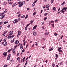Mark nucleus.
I'll return each mask as SVG.
<instances>
[{"label": "nucleus", "instance_id": "9d476101", "mask_svg": "<svg viewBox=\"0 0 67 67\" xmlns=\"http://www.w3.org/2000/svg\"><path fill=\"white\" fill-rule=\"evenodd\" d=\"M49 5L48 4L46 6V8H48L49 7Z\"/></svg>", "mask_w": 67, "mask_h": 67}, {"label": "nucleus", "instance_id": "338daca9", "mask_svg": "<svg viewBox=\"0 0 67 67\" xmlns=\"http://www.w3.org/2000/svg\"><path fill=\"white\" fill-rule=\"evenodd\" d=\"M52 22H53V23H54V21H51V23H52Z\"/></svg>", "mask_w": 67, "mask_h": 67}, {"label": "nucleus", "instance_id": "49530a36", "mask_svg": "<svg viewBox=\"0 0 67 67\" xmlns=\"http://www.w3.org/2000/svg\"><path fill=\"white\" fill-rule=\"evenodd\" d=\"M10 26V25H8V26H7V27L8 28H9Z\"/></svg>", "mask_w": 67, "mask_h": 67}, {"label": "nucleus", "instance_id": "ddd939ff", "mask_svg": "<svg viewBox=\"0 0 67 67\" xmlns=\"http://www.w3.org/2000/svg\"><path fill=\"white\" fill-rule=\"evenodd\" d=\"M56 8L55 7H54L53 9V10H54V11H56Z\"/></svg>", "mask_w": 67, "mask_h": 67}, {"label": "nucleus", "instance_id": "13d9d810", "mask_svg": "<svg viewBox=\"0 0 67 67\" xmlns=\"http://www.w3.org/2000/svg\"><path fill=\"white\" fill-rule=\"evenodd\" d=\"M20 13V12L19 11V12H17V14H19V13Z\"/></svg>", "mask_w": 67, "mask_h": 67}, {"label": "nucleus", "instance_id": "6e6d98bb", "mask_svg": "<svg viewBox=\"0 0 67 67\" xmlns=\"http://www.w3.org/2000/svg\"><path fill=\"white\" fill-rule=\"evenodd\" d=\"M35 45H37V43L36 42L35 43Z\"/></svg>", "mask_w": 67, "mask_h": 67}, {"label": "nucleus", "instance_id": "c03bdc74", "mask_svg": "<svg viewBox=\"0 0 67 67\" xmlns=\"http://www.w3.org/2000/svg\"><path fill=\"white\" fill-rule=\"evenodd\" d=\"M3 36H4L5 35V34L4 33L3 34Z\"/></svg>", "mask_w": 67, "mask_h": 67}, {"label": "nucleus", "instance_id": "680f3d73", "mask_svg": "<svg viewBox=\"0 0 67 67\" xmlns=\"http://www.w3.org/2000/svg\"><path fill=\"white\" fill-rule=\"evenodd\" d=\"M8 57H11V54H9L8 55Z\"/></svg>", "mask_w": 67, "mask_h": 67}, {"label": "nucleus", "instance_id": "a19ab883", "mask_svg": "<svg viewBox=\"0 0 67 67\" xmlns=\"http://www.w3.org/2000/svg\"><path fill=\"white\" fill-rule=\"evenodd\" d=\"M14 37V35H12L11 36V38H13V37Z\"/></svg>", "mask_w": 67, "mask_h": 67}, {"label": "nucleus", "instance_id": "a18cd8bd", "mask_svg": "<svg viewBox=\"0 0 67 67\" xmlns=\"http://www.w3.org/2000/svg\"><path fill=\"white\" fill-rule=\"evenodd\" d=\"M55 57L56 58H57V57H58V55L57 54H56Z\"/></svg>", "mask_w": 67, "mask_h": 67}, {"label": "nucleus", "instance_id": "864d4df0", "mask_svg": "<svg viewBox=\"0 0 67 67\" xmlns=\"http://www.w3.org/2000/svg\"><path fill=\"white\" fill-rule=\"evenodd\" d=\"M11 36H8V38L9 39L10 38H11Z\"/></svg>", "mask_w": 67, "mask_h": 67}, {"label": "nucleus", "instance_id": "f704fd0d", "mask_svg": "<svg viewBox=\"0 0 67 67\" xmlns=\"http://www.w3.org/2000/svg\"><path fill=\"white\" fill-rule=\"evenodd\" d=\"M27 61H26V63L25 64V66H26V65H27Z\"/></svg>", "mask_w": 67, "mask_h": 67}, {"label": "nucleus", "instance_id": "09e8293b", "mask_svg": "<svg viewBox=\"0 0 67 67\" xmlns=\"http://www.w3.org/2000/svg\"><path fill=\"white\" fill-rule=\"evenodd\" d=\"M60 52H63V51L61 50L59 51V53H60Z\"/></svg>", "mask_w": 67, "mask_h": 67}, {"label": "nucleus", "instance_id": "0eeeda50", "mask_svg": "<svg viewBox=\"0 0 67 67\" xmlns=\"http://www.w3.org/2000/svg\"><path fill=\"white\" fill-rule=\"evenodd\" d=\"M7 53L6 52H4L3 53V55H4L5 57L7 56Z\"/></svg>", "mask_w": 67, "mask_h": 67}, {"label": "nucleus", "instance_id": "f257e3e1", "mask_svg": "<svg viewBox=\"0 0 67 67\" xmlns=\"http://www.w3.org/2000/svg\"><path fill=\"white\" fill-rule=\"evenodd\" d=\"M7 12V11H5L3 12V13H1L0 14V18L1 19H3L4 17V16H5V15L4 14L5 13H6Z\"/></svg>", "mask_w": 67, "mask_h": 67}, {"label": "nucleus", "instance_id": "412c9836", "mask_svg": "<svg viewBox=\"0 0 67 67\" xmlns=\"http://www.w3.org/2000/svg\"><path fill=\"white\" fill-rule=\"evenodd\" d=\"M20 34H21V32H20H20H18V35H17V36H18V35H19Z\"/></svg>", "mask_w": 67, "mask_h": 67}, {"label": "nucleus", "instance_id": "aec40b11", "mask_svg": "<svg viewBox=\"0 0 67 67\" xmlns=\"http://www.w3.org/2000/svg\"><path fill=\"white\" fill-rule=\"evenodd\" d=\"M54 0H51V3L52 4V3H53V2H54Z\"/></svg>", "mask_w": 67, "mask_h": 67}, {"label": "nucleus", "instance_id": "2f4dec72", "mask_svg": "<svg viewBox=\"0 0 67 67\" xmlns=\"http://www.w3.org/2000/svg\"><path fill=\"white\" fill-rule=\"evenodd\" d=\"M35 14H36V12H34V13L33 14V15H35Z\"/></svg>", "mask_w": 67, "mask_h": 67}, {"label": "nucleus", "instance_id": "3c124183", "mask_svg": "<svg viewBox=\"0 0 67 67\" xmlns=\"http://www.w3.org/2000/svg\"><path fill=\"white\" fill-rule=\"evenodd\" d=\"M21 3V2H18V4H20Z\"/></svg>", "mask_w": 67, "mask_h": 67}, {"label": "nucleus", "instance_id": "4d7b16f0", "mask_svg": "<svg viewBox=\"0 0 67 67\" xmlns=\"http://www.w3.org/2000/svg\"><path fill=\"white\" fill-rule=\"evenodd\" d=\"M25 51L23 49L22 50V53H24V52Z\"/></svg>", "mask_w": 67, "mask_h": 67}, {"label": "nucleus", "instance_id": "58836bf2", "mask_svg": "<svg viewBox=\"0 0 67 67\" xmlns=\"http://www.w3.org/2000/svg\"><path fill=\"white\" fill-rule=\"evenodd\" d=\"M27 27H25V30L26 31V30H27Z\"/></svg>", "mask_w": 67, "mask_h": 67}, {"label": "nucleus", "instance_id": "bf43d9fd", "mask_svg": "<svg viewBox=\"0 0 67 67\" xmlns=\"http://www.w3.org/2000/svg\"><path fill=\"white\" fill-rule=\"evenodd\" d=\"M18 20V21H20V20H21V19L20 18H19L18 19H17Z\"/></svg>", "mask_w": 67, "mask_h": 67}, {"label": "nucleus", "instance_id": "20e7f679", "mask_svg": "<svg viewBox=\"0 0 67 67\" xmlns=\"http://www.w3.org/2000/svg\"><path fill=\"white\" fill-rule=\"evenodd\" d=\"M17 4H18V3H17L16 2L15 3L13 4L12 7H15V6Z\"/></svg>", "mask_w": 67, "mask_h": 67}, {"label": "nucleus", "instance_id": "6e6552de", "mask_svg": "<svg viewBox=\"0 0 67 67\" xmlns=\"http://www.w3.org/2000/svg\"><path fill=\"white\" fill-rule=\"evenodd\" d=\"M36 32H35V31H34L33 32V35L34 36H35V35H36Z\"/></svg>", "mask_w": 67, "mask_h": 67}, {"label": "nucleus", "instance_id": "4468645a", "mask_svg": "<svg viewBox=\"0 0 67 67\" xmlns=\"http://www.w3.org/2000/svg\"><path fill=\"white\" fill-rule=\"evenodd\" d=\"M65 3V2H63V3H62V4H61V5L62 6H63V5H64V4Z\"/></svg>", "mask_w": 67, "mask_h": 67}, {"label": "nucleus", "instance_id": "9b49d317", "mask_svg": "<svg viewBox=\"0 0 67 67\" xmlns=\"http://www.w3.org/2000/svg\"><path fill=\"white\" fill-rule=\"evenodd\" d=\"M36 27H37V25H35V26L33 28V30H35L36 29Z\"/></svg>", "mask_w": 67, "mask_h": 67}, {"label": "nucleus", "instance_id": "423d86ee", "mask_svg": "<svg viewBox=\"0 0 67 67\" xmlns=\"http://www.w3.org/2000/svg\"><path fill=\"white\" fill-rule=\"evenodd\" d=\"M19 41L18 40H16L15 42V43L16 45H18L19 44Z\"/></svg>", "mask_w": 67, "mask_h": 67}, {"label": "nucleus", "instance_id": "4c0bfd02", "mask_svg": "<svg viewBox=\"0 0 67 67\" xmlns=\"http://www.w3.org/2000/svg\"><path fill=\"white\" fill-rule=\"evenodd\" d=\"M60 12H62V13H63V14H64V12H65V11H60Z\"/></svg>", "mask_w": 67, "mask_h": 67}, {"label": "nucleus", "instance_id": "39448f33", "mask_svg": "<svg viewBox=\"0 0 67 67\" xmlns=\"http://www.w3.org/2000/svg\"><path fill=\"white\" fill-rule=\"evenodd\" d=\"M13 34V31H10L9 33V35L10 36H11Z\"/></svg>", "mask_w": 67, "mask_h": 67}, {"label": "nucleus", "instance_id": "7c9ffc66", "mask_svg": "<svg viewBox=\"0 0 67 67\" xmlns=\"http://www.w3.org/2000/svg\"><path fill=\"white\" fill-rule=\"evenodd\" d=\"M45 29V27H44V26H43L42 27V30H43L44 29Z\"/></svg>", "mask_w": 67, "mask_h": 67}, {"label": "nucleus", "instance_id": "473e14b6", "mask_svg": "<svg viewBox=\"0 0 67 67\" xmlns=\"http://www.w3.org/2000/svg\"><path fill=\"white\" fill-rule=\"evenodd\" d=\"M47 14H48V13H46L45 14H44V15L45 16H46V15H47Z\"/></svg>", "mask_w": 67, "mask_h": 67}, {"label": "nucleus", "instance_id": "1a4fd4ad", "mask_svg": "<svg viewBox=\"0 0 67 67\" xmlns=\"http://www.w3.org/2000/svg\"><path fill=\"white\" fill-rule=\"evenodd\" d=\"M23 5V4H22V3H21L18 6L20 7H22V6Z\"/></svg>", "mask_w": 67, "mask_h": 67}, {"label": "nucleus", "instance_id": "8fccbe9b", "mask_svg": "<svg viewBox=\"0 0 67 67\" xmlns=\"http://www.w3.org/2000/svg\"><path fill=\"white\" fill-rule=\"evenodd\" d=\"M64 10V8H63L62 10L61 11V12H62V11H63Z\"/></svg>", "mask_w": 67, "mask_h": 67}, {"label": "nucleus", "instance_id": "603ef678", "mask_svg": "<svg viewBox=\"0 0 67 67\" xmlns=\"http://www.w3.org/2000/svg\"><path fill=\"white\" fill-rule=\"evenodd\" d=\"M7 66H8V65H5L4 66V67H7Z\"/></svg>", "mask_w": 67, "mask_h": 67}, {"label": "nucleus", "instance_id": "6ab92c4d", "mask_svg": "<svg viewBox=\"0 0 67 67\" xmlns=\"http://www.w3.org/2000/svg\"><path fill=\"white\" fill-rule=\"evenodd\" d=\"M10 59V58L9 57H7V60H9Z\"/></svg>", "mask_w": 67, "mask_h": 67}, {"label": "nucleus", "instance_id": "dca6fc26", "mask_svg": "<svg viewBox=\"0 0 67 67\" xmlns=\"http://www.w3.org/2000/svg\"><path fill=\"white\" fill-rule=\"evenodd\" d=\"M21 46L20 47V49H23V46H22V45H21Z\"/></svg>", "mask_w": 67, "mask_h": 67}, {"label": "nucleus", "instance_id": "0e129e2a", "mask_svg": "<svg viewBox=\"0 0 67 67\" xmlns=\"http://www.w3.org/2000/svg\"><path fill=\"white\" fill-rule=\"evenodd\" d=\"M26 42H25V41L24 42V45H25V43H26Z\"/></svg>", "mask_w": 67, "mask_h": 67}, {"label": "nucleus", "instance_id": "79ce46f5", "mask_svg": "<svg viewBox=\"0 0 67 67\" xmlns=\"http://www.w3.org/2000/svg\"><path fill=\"white\" fill-rule=\"evenodd\" d=\"M19 59H20V58H19V57H18L17 58V60H18V61H19Z\"/></svg>", "mask_w": 67, "mask_h": 67}, {"label": "nucleus", "instance_id": "b1692460", "mask_svg": "<svg viewBox=\"0 0 67 67\" xmlns=\"http://www.w3.org/2000/svg\"><path fill=\"white\" fill-rule=\"evenodd\" d=\"M22 3L23 4H24L25 3V2L24 1H23L22 2Z\"/></svg>", "mask_w": 67, "mask_h": 67}, {"label": "nucleus", "instance_id": "72a5a7b5", "mask_svg": "<svg viewBox=\"0 0 67 67\" xmlns=\"http://www.w3.org/2000/svg\"><path fill=\"white\" fill-rule=\"evenodd\" d=\"M54 35L55 36H57V35H58L57 33H55L54 34Z\"/></svg>", "mask_w": 67, "mask_h": 67}, {"label": "nucleus", "instance_id": "2eb2a0df", "mask_svg": "<svg viewBox=\"0 0 67 67\" xmlns=\"http://www.w3.org/2000/svg\"><path fill=\"white\" fill-rule=\"evenodd\" d=\"M53 49H54V48H53V47L51 48V49H49V51H53Z\"/></svg>", "mask_w": 67, "mask_h": 67}, {"label": "nucleus", "instance_id": "bb28decb", "mask_svg": "<svg viewBox=\"0 0 67 67\" xmlns=\"http://www.w3.org/2000/svg\"><path fill=\"white\" fill-rule=\"evenodd\" d=\"M34 22V21H33V20H32L31 21H30V23L31 24H32Z\"/></svg>", "mask_w": 67, "mask_h": 67}, {"label": "nucleus", "instance_id": "5701e85b", "mask_svg": "<svg viewBox=\"0 0 67 67\" xmlns=\"http://www.w3.org/2000/svg\"><path fill=\"white\" fill-rule=\"evenodd\" d=\"M25 57H24V58H23V62H24V59H25Z\"/></svg>", "mask_w": 67, "mask_h": 67}, {"label": "nucleus", "instance_id": "774afa93", "mask_svg": "<svg viewBox=\"0 0 67 67\" xmlns=\"http://www.w3.org/2000/svg\"><path fill=\"white\" fill-rule=\"evenodd\" d=\"M55 22H58V20H57V19H56L55 20Z\"/></svg>", "mask_w": 67, "mask_h": 67}, {"label": "nucleus", "instance_id": "f8f14e48", "mask_svg": "<svg viewBox=\"0 0 67 67\" xmlns=\"http://www.w3.org/2000/svg\"><path fill=\"white\" fill-rule=\"evenodd\" d=\"M48 34H49L48 32H46L45 34V35H48Z\"/></svg>", "mask_w": 67, "mask_h": 67}, {"label": "nucleus", "instance_id": "37998d69", "mask_svg": "<svg viewBox=\"0 0 67 67\" xmlns=\"http://www.w3.org/2000/svg\"><path fill=\"white\" fill-rule=\"evenodd\" d=\"M29 25H30V24H28L26 26V27H28V26H29Z\"/></svg>", "mask_w": 67, "mask_h": 67}, {"label": "nucleus", "instance_id": "5fc2aeb1", "mask_svg": "<svg viewBox=\"0 0 67 67\" xmlns=\"http://www.w3.org/2000/svg\"><path fill=\"white\" fill-rule=\"evenodd\" d=\"M34 5H35V4H34V3L32 4V7H34Z\"/></svg>", "mask_w": 67, "mask_h": 67}, {"label": "nucleus", "instance_id": "69168bd1", "mask_svg": "<svg viewBox=\"0 0 67 67\" xmlns=\"http://www.w3.org/2000/svg\"><path fill=\"white\" fill-rule=\"evenodd\" d=\"M52 27H54V24H52Z\"/></svg>", "mask_w": 67, "mask_h": 67}, {"label": "nucleus", "instance_id": "7ed1b4c3", "mask_svg": "<svg viewBox=\"0 0 67 67\" xmlns=\"http://www.w3.org/2000/svg\"><path fill=\"white\" fill-rule=\"evenodd\" d=\"M3 45L4 46H6L7 45V42L6 41H4L3 43Z\"/></svg>", "mask_w": 67, "mask_h": 67}, {"label": "nucleus", "instance_id": "e433bc0d", "mask_svg": "<svg viewBox=\"0 0 67 67\" xmlns=\"http://www.w3.org/2000/svg\"><path fill=\"white\" fill-rule=\"evenodd\" d=\"M25 17V15H23L21 16V18H22L23 19Z\"/></svg>", "mask_w": 67, "mask_h": 67}, {"label": "nucleus", "instance_id": "e2e57ef3", "mask_svg": "<svg viewBox=\"0 0 67 67\" xmlns=\"http://www.w3.org/2000/svg\"><path fill=\"white\" fill-rule=\"evenodd\" d=\"M19 55L20 53H18L17 54V56H19Z\"/></svg>", "mask_w": 67, "mask_h": 67}, {"label": "nucleus", "instance_id": "cd10ccee", "mask_svg": "<svg viewBox=\"0 0 67 67\" xmlns=\"http://www.w3.org/2000/svg\"><path fill=\"white\" fill-rule=\"evenodd\" d=\"M52 66L53 67H55V64L54 63H53L52 64Z\"/></svg>", "mask_w": 67, "mask_h": 67}, {"label": "nucleus", "instance_id": "4be33fe9", "mask_svg": "<svg viewBox=\"0 0 67 67\" xmlns=\"http://www.w3.org/2000/svg\"><path fill=\"white\" fill-rule=\"evenodd\" d=\"M61 49H62L61 47H59V48L58 49V50L59 51Z\"/></svg>", "mask_w": 67, "mask_h": 67}, {"label": "nucleus", "instance_id": "052dcab7", "mask_svg": "<svg viewBox=\"0 0 67 67\" xmlns=\"http://www.w3.org/2000/svg\"><path fill=\"white\" fill-rule=\"evenodd\" d=\"M9 4H10V5H11V4H12V2H10L9 3Z\"/></svg>", "mask_w": 67, "mask_h": 67}, {"label": "nucleus", "instance_id": "f3484780", "mask_svg": "<svg viewBox=\"0 0 67 67\" xmlns=\"http://www.w3.org/2000/svg\"><path fill=\"white\" fill-rule=\"evenodd\" d=\"M63 9H64V10H65V11H66L67 9V7H63Z\"/></svg>", "mask_w": 67, "mask_h": 67}, {"label": "nucleus", "instance_id": "c9c22d12", "mask_svg": "<svg viewBox=\"0 0 67 67\" xmlns=\"http://www.w3.org/2000/svg\"><path fill=\"white\" fill-rule=\"evenodd\" d=\"M27 18H28V15H27L26 17H25V19H27Z\"/></svg>", "mask_w": 67, "mask_h": 67}, {"label": "nucleus", "instance_id": "393cba45", "mask_svg": "<svg viewBox=\"0 0 67 67\" xmlns=\"http://www.w3.org/2000/svg\"><path fill=\"white\" fill-rule=\"evenodd\" d=\"M47 17H46L44 19V21H46V19H47Z\"/></svg>", "mask_w": 67, "mask_h": 67}, {"label": "nucleus", "instance_id": "c756f323", "mask_svg": "<svg viewBox=\"0 0 67 67\" xmlns=\"http://www.w3.org/2000/svg\"><path fill=\"white\" fill-rule=\"evenodd\" d=\"M8 23V21H5L4 22V24H6V23Z\"/></svg>", "mask_w": 67, "mask_h": 67}, {"label": "nucleus", "instance_id": "f03ea898", "mask_svg": "<svg viewBox=\"0 0 67 67\" xmlns=\"http://www.w3.org/2000/svg\"><path fill=\"white\" fill-rule=\"evenodd\" d=\"M18 22V19H15L13 22V23L14 24Z\"/></svg>", "mask_w": 67, "mask_h": 67}, {"label": "nucleus", "instance_id": "c85d7f7f", "mask_svg": "<svg viewBox=\"0 0 67 67\" xmlns=\"http://www.w3.org/2000/svg\"><path fill=\"white\" fill-rule=\"evenodd\" d=\"M13 53H15V49H14L13 51Z\"/></svg>", "mask_w": 67, "mask_h": 67}, {"label": "nucleus", "instance_id": "de8ad7c7", "mask_svg": "<svg viewBox=\"0 0 67 67\" xmlns=\"http://www.w3.org/2000/svg\"><path fill=\"white\" fill-rule=\"evenodd\" d=\"M3 23V22L2 21L1 22H0V25H1V24H2Z\"/></svg>", "mask_w": 67, "mask_h": 67}, {"label": "nucleus", "instance_id": "ea45409f", "mask_svg": "<svg viewBox=\"0 0 67 67\" xmlns=\"http://www.w3.org/2000/svg\"><path fill=\"white\" fill-rule=\"evenodd\" d=\"M21 15V14H19L18 15V18H20V16Z\"/></svg>", "mask_w": 67, "mask_h": 67}, {"label": "nucleus", "instance_id": "a878e982", "mask_svg": "<svg viewBox=\"0 0 67 67\" xmlns=\"http://www.w3.org/2000/svg\"><path fill=\"white\" fill-rule=\"evenodd\" d=\"M3 5H5L7 4V2H4L3 3Z\"/></svg>", "mask_w": 67, "mask_h": 67}, {"label": "nucleus", "instance_id": "a211bd4d", "mask_svg": "<svg viewBox=\"0 0 67 67\" xmlns=\"http://www.w3.org/2000/svg\"><path fill=\"white\" fill-rule=\"evenodd\" d=\"M14 42V39H13L11 41V43H13V42Z\"/></svg>", "mask_w": 67, "mask_h": 67}]
</instances>
